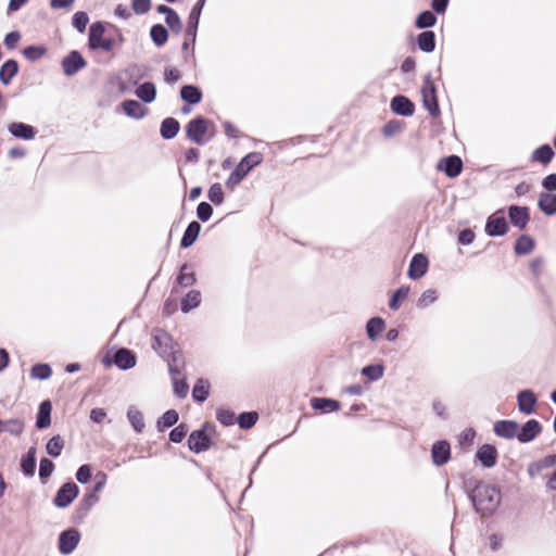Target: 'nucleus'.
<instances>
[{
    "mask_svg": "<svg viewBox=\"0 0 556 556\" xmlns=\"http://www.w3.org/2000/svg\"><path fill=\"white\" fill-rule=\"evenodd\" d=\"M470 498L478 513L491 515L498 507L502 496L496 486L480 482L471 492Z\"/></svg>",
    "mask_w": 556,
    "mask_h": 556,
    "instance_id": "nucleus-1",
    "label": "nucleus"
},
{
    "mask_svg": "<svg viewBox=\"0 0 556 556\" xmlns=\"http://www.w3.org/2000/svg\"><path fill=\"white\" fill-rule=\"evenodd\" d=\"M262 161L263 155L260 152H251L247 154L227 178L226 186L233 189L243 180L249 172L261 164Z\"/></svg>",
    "mask_w": 556,
    "mask_h": 556,
    "instance_id": "nucleus-2",
    "label": "nucleus"
},
{
    "mask_svg": "<svg viewBox=\"0 0 556 556\" xmlns=\"http://www.w3.org/2000/svg\"><path fill=\"white\" fill-rule=\"evenodd\" d=\"M215 432V427L206 422L202 429L190 433L188 446L194 453L207 451L211 446V437Z\"/></svg>",
    "mask_w": 556,
    "mask_h": 556,
    "instance_id": "nucleus-3",
    "label": "nucleus"
},
{
    "mask_svg": "<svg viewBox=\"0 0 556 556\" xmlns=\"http://www.w3.org/2000/svg\"><path fill=\"white\" fill-rule=\"evenodd\" d=\"M104 25L101 22L93 23L89 28L88 46L91 50L109 52L114 47V40L104 37Z\"/></svg>",
    "mask_w": 556,
    "mask_h": 556,
    "instance_id": "nucleus-4",
    "label": "nucleus"
},
{
    "mask_svg": "<svg viewBox=\"0 0 556 556\" xmlns=\"http://www.w3.org/2000/svg\"><path fill=\"white\" fill-rule=\"evenodd\" d=\"M208 130V122L203 117H197L186 126L187 137L197 144L205 143V134Z\"/></svg>",
    "mask_w": 556,
    "mask_h": 556,
    "instance_id": "nucleus-5",
    "label": "nucleus"
},
{
    "mask_svg": "<svg viewBox=\"0 0 556 556\" xmlns=\"http://www.w3.org/2000/svg\"><path fill=\"white\" fill-rule=\"evenodd\" d=\"M421 96L426 110L435 116L439 113V105L435 97V87L430 76H427L424 80Z\"/></svg>",
    "mask_w": 556,
    "mask_h": 556,
    "instance_id": "nucleus-6",
    "label": "nucleus"
},
{
    "mask_svg": "<svg viewBox=\"0 0 556 556\" xmlns=\"http://www.w3.org/2000/svg\"><path fill=\"white\" fill-rule=\"evenodd\" d=\"M78 486L73 482L64 483L54 497V505L60 508L67 507L78 495Z\"/></svg>",
    "mask_w": 556,
    "mask_h": 556,
    "instance_id": "nucleus-7",
    "label": "nucleus"
},
{
    "mask_svg": "<svg viewBox=\"0 0 556 556\" xmlns=\"http://www.w3.org/2000/svg\"><path fill=\"white\" fill-rule=\"evenodd\" d=\"M80 541V533L76 529H67L59 536V551L63 555L71 554Z\"/></svg>",
    "mask_w": 556,
    "mask_h": 556,
    "instance_id": "nucleus-8",
    "label": "nucleus"
},
{
    "mask_svg": "<svg viewBox=\"0 0 556 556\" xmlns=\"http://www.w3.org/2000/svg\"><path fill=\"white\" fill-rule=\"evenodd\" d=\"M87 63L78 51H71L62 60V68L66 76H74L80 70L86 67Z\"/></svg>",
    "mask_w": 556,
    "mask_h": 556,
    "instance_id": "nucleus-9",
    "label": "nucleus"
},
{
    "mask_svg": "<svg viewBox=\"0 0 556 556\" xmlns=\"http://www.w3.org/2000/svg\"><path fill=\"white\" fill-rule=\"evenodd\" d=\"M508 226L505 217L501 212H496L489 216L485 224V232L491 237L504 236L507 232Z\"/></svg>",
    "mask_w": 556,
    "mask_h": 556,
    "instance_id": "nucleus-10",
    "label": "nucleus"
},
{
    "mask_svg": "<svg viewBox=\"0 0 556 556\" xmlns=\"http://www.w3.org/2000/svg\"><path fill=\"white\" fill-rule=\"evenodd\" d=\"M508 217L513 226L525 229L530 220L529 208L527 206L510 205Z\"/></svg>",
    "mask_w": 556,
    "mask_h": 556,
    "instance_id": "nucleus-11",
    "label": "nucleus"
},
{
    "mask_svg": "<svg viewBox=\"0 0 556 556\" xmlns=\"http://www.w3.org/2000/svg\"><path fill=\"white\" fill-rule=\"evenodd\" d=\"M462 168L463 162L457 155L444 157L438 164V169L444 172L451 178L458 176Z\"/></svg>",
    "mask_w": 556,
    "mask_h": 556,
    "instance_id": "nucleus-12",
    "label": "nucleus"
},
{
    "mask_svg": "<svg viewBox=\"0 0 556 556\" xmlns=\"http://www.w3.org/2000/svg\"><path fill=\"white\" fill-rule=\"evenodd\" d=\"M542 428L538 420L530 419L518 430V441L528 443L534 440L541 432Z\"/></svg>",
    "mask_w": 556,
    "mask_h": 556,
    "instance_id": "nucleus-13",
    "label": "nucleus"
},
{
    "mask_svg": "<svg viewBox=\"0 0 556 556\" xmlns=\"http://www.w3.org/2000/svg\"><path fill=\"white\" fill-rule=\"evenodd\" d=\"M428 258L424 254L419 253L414 255L409 264L408 277L410 279L421 278L422 276L426 275L428 270Z\"/></svg>",
    "mask_w": 556,
    "mask_h": 556,
    "instance_id": "nucleus-14",
    "label": "nucleus"
},
{
    "mask_svg": "<svg viewBox=\"0 0 556 556\" xmlns=\"http://www.w3.org/2000/svg\"><path fill=\"white\" fill-rule=\"evenodd\" d=\"M519 425L513 420H500L494 424V432L496 435L513 439L518 437Z\"/></svg>",
    "mask_w": 556,
    "mask_h": 556,
    "instance_id": "nucleus-15",
    "label": "nucleus"
},
{
    "mask_svg": "<svg viewBox=\"0 0 556 556\" xmlns=\"http://www.w3.org/2000/svg\"><path fill=\"white\" fill-rule=\"evenodd\" d=\"M517 402L519 410L530 415L535 409L536 396L531 390H522L517 395Z\"/></svg>",
    "mask_w": 556,
    "mask_h": 556,
    "instance_id": "nucleus-16",
    "label": "nucleus"
},
{
    "mask_svg": "<svg viewBox=\"0 0 556 556\" xmlns=\"http://www.w3.org/2000/svg\"><path fill=\"white\" fill-rule=\"evenodd\" d=\"M391 110L397 115L412 116L414 114L415 106L408 98L404 96H396L391 100Z\"/></svg>",
    "mask_w": 556,
    "mask_h": 556,
    "instance_id": "nucleus-17",
    "label": "nucleus"
},
{
    "mask_svg": "<svg viewBox=\"0 0 556 556\" xmlns=\"http://www.w3.org/2000/svg\"><path fill=\"white\" fill-rule=\"evenodd\" d=\"M8 130L12 136L24 140L34 139L37 132L33 126L21 122L11 123Z\"/></svg>",
    "mask_w": 556,
    "mask_h": 556,
    "instance_id": "nucleus-18",
    "label": "nucleus"
},
{
    "mask_svg": "<svg viewBox=\"0 0 556 556\" xmlns=\"http://www.w3.org/2000/svg\"><path fill=\"white\" fill-rule=\"evenodd\" d=\"M451 448L446 441H438L431 450L432 460L435 465L441 466L450 459Z\"/></svg>",
    "mask_w": 556,
    "mask_h": 556,
    "instance_id": "nucleus-19",
    "label": "nucleus"
},
{
    "mask_svg": "<svg viewBox=\"0 0 556 556\" xmlns=\"http://www.w3.org/2000/svg\"><path fill=\"white\" fill-rule=\"evenodd\" d=\"M476 457L484 467L491 468L496 464L497 451L493 445L484 444L478 450Z\"/></svg>",
    "mask_w": 556,
    "mask_h": 556,
    "instance_id": "nucleus-20",
    "label": "nucleus"
},
{
    "mask_svg": "<svg viewBox=\"0 0 556 556\" xmlns=\"http://www.w3.org/2000/svg\"><path fill=\"white\" fill-rule=\"evenodd\" d=\"M205 0H199L194 7L192 8L189 18H188V27H187V35L192 37V40L195 39L197 35V28L199 25L200 15L202 12V9L204 7Z\"/></svg>",
    "mask_w": 556,
    "mask_h": 556,
    "instance_id": "nucleus-21",
    "label": "nucleus"
},
{
    "mask_svg": "<svg viewBox=\"0 0 556 556\" xmlns=\"http://www.w3.org/2000/svg\"><path fill=\"white\" fill-rule=\"evenodd\" d=\"M538 206L547 216L556 215V193L542 192L539 195Z\"/></svg>",
    "mask_w": 556,
    "mask_h": 556,
    "instance_id": "nucleus-22",
    "label": "nucleus"
},
{
    "mask_svg": "<svg viewBox=\"0 0 556 556\" xmlns=\"http://www.w3.org/2000/svg\"><path fill=\"white\" fill-rule=\"evenodd\" d=\"M114 364L119 369H130L136 365V357L129 350L121 349L114 356Z\"/></svg>",
    "mask_w": 556,
    "mask_h": 556,
    "instance_id": "nucleus-23",
    "label": "nucleus"
},
{
    "mask_svg": "<svg viewBox=\"0 0 556 556\" xmlns=\"http://www.w3.org/2000/svg\"><path fill=\"white\" fill-rule=\"evenodd\" d=\"M135 94L144 103H151L155 100L156 97V88L153 83L147 81L139 85Z\"/></svg>",
    "mask_w": 556,
    "mask_h": 556,
    "instance_id": "nucleus-24",
    "label": "nucleus"
},
{
    "mask_svg": "<svg viewBox=\"0 0 556 556\" xmlns=\"http://www.w3.org/2000/svg\"><path fill=\"white\" fill-rule=\"evenodd\" d=\"M172 339L168 333L156 330L153 334L152 348L160 354H166L170 348Z\"/></svg>",
    "mask_w": 556,
    "mask_h": 556,
    "instance_id": "nucleus-25",
    "label": "nucleus"
},
{
    "mask_svg": "<svg viewBox=\"0 0 556 556\" xmlns=\"http://www.w3.org/2000/svg\"><path fill=\"white\" fill-rule=\"evenodd\" d=\"M98 501L99 496L97 495L96 492L86 494L76 509L77 518L84 519L88 515L92 506L98 503Z\"/></svg>",
    "mask_w": 556,
    "mask_h": 556,
    "instance_id": "nucleus-26",
    "label": "nucleus"
},
{
    "mask_svg": "<svg viewBox=\"0 0 556 556\" xmlns=\"http://www.w3.org/2000/svg\"><path fill=\"white\" fill-rule=\"evenodd\" d=\"M311 405L314 409L321 410L324 413L337 412L340 408V403L338 401L327 397H313L311 400Z\"/></svg>",
    "mask_w": 556,
    "mask_h": 556,
    "instance_id": "nucleus-27",
    "label": "nucleus"
},
{
    "mask_svg": "<svg viewBox=\"0 0 556 556\" xmlns=\"http://www.w3.org/2000/svg\"><path fill=\"white\" fill-rule=\"evenodd\" d=\"M123 110L125 114L131 118L140 119L146 116L147 109H144L136 100H126L123 102Z\"/></svg>",
    "mask_w": 556,
    "mask_h": 556,
    "instance_id": "nucleus-28",
    "label": "nucleus"
},
{
    "mask_svg": "<svg viewBox=\"0 0 556 556\" xmlns=\"http://www.w3.org/2000/svg\"><path fill=\"white\" fill-rule=\"evenodd\" d=\"M386 329V321L381 317H372L366 324V332L371 341H376Z\"/></svg>",
    "mask_w": 556,
    "mask_h": 556,
    "instance_id": "nucleus-29",
    "label": "nucleus"
},
{
    "mask_svg": "<svg viewBox=\"0 0 556 556\" xmlns=\"http://www.w3.org/2000/svg\"><path fill=\"white\" fill-rule=\"evenodd\" d=\"M51 403L49 401H43L40 406H39V410H38V415H37V421H36V426L37 428L39 429H45L47 427L50 426L51 424Z\"/></svg>",
    "mask_w": 556,
    "mask_h": 556,
    "instance_id": "nucleus-30",
    "label": "nucleus"
},
{
    "mask_svg": "<svg viewBox=\"0 0 556 556\" xmlns=\"http://www.w3.org/2000/svg\"><path fill=\"white\" fill-rule=\"evenodd\" d=\"M21 467L26 476H34L36 469V447L28 448L26 455L22 457Z\"/></svg>",
    "mask_w": 556,
    "mask_h": 556,
    "instance_id": "nucleus-31",
    "label": "nucleus"
},
{
    "mask_svg": "<svg viewBox=\"0 0 556 556\" xmlns=\"http://www.w3.org/2000/svg\"><path fill=\"white\" fill-rule=\"evenodd\" d=\"M18 65L14 60L5 61L0 68V81L9 85L11 79L17 74Z\"/></svg>",
    "mask_w": 556,
    "mask_h": 556,
    "instance_id": "nucleus-32",
    "label": "nucleus"
},
{
    "mask_svg": "<svg viewBox=\"0 0 556 556\" xmlns=\"http://www.w3.org/2000/svg\"><path fill=\"white\" fill-rule=\"evenodd\" d=\"M200 230H201L200 224L198 222H191L188 225V227L182 236L180 245L182 248L191 247L194 243V241L197 240V238L200 233Z\"/></svg>",
    "mask_w": 556,
    "mask_h": 556,
    "instance_id": "nucleus-33",
    "label": "nucleus"
},
{
    "mask_svg": "<svg viewBox=\"0 0 556 556\" xmlns=\"http://www.w3.org/2000/svg\"><path fill=\"white\" fill-rule=\"evenodd\" d=\"M179 131V123L173 117L165 118L161 124V136L164 139H173Z\"/></svg>",
    "mask_w": 556,
    "mask_h": 556,
    "instance_id": "nucleus-34",
    "label": "nucleus"
},
{
    "mask_svg": "<svg viewBox=\"0 0 556 556\" xmlns=\"http://www.w3.org/2000/svg\"><path fill=\"white\" fill-rule=\"evenodd\" d=\"M201 303V293L198 290L189 291L181 300L180 306L184 313H189L191 309L198 307Z\"/></svg>",
    "mask_w": 556,
    "mask_h": 556,
    "instance_id": "nucleus-35",
    "label": "nucleus"
},
{
    "mask_svg": "<svg viewBox=\"0 0 556 556\" xmlns=\"http://www.w3.org/2000/svg\"><path fill=\"white\" fill-rule=\"evenodd\" d=\"M180 97L184 101L190 104H197L202 99V92L200 89L192 85L184 86L180 90Z\"/></svg>",
    "mask_w": 556,
    "mask_h": 556,
    "instance_id": "nucleus-36",
    "label": "nucleus"
},
{
    "mask_svg": "<svg viewBox=\"0 0 556 556\" xmlns=\"http://www.w3.org/2000/svg\"><path fill=\"white\" fill-rule=\"evenodd\" d=\"M127 418L136 432H142L144 420L142 413L138 408L130 406L127 410Z\"/></svg>",
    "mask_w": 556,
    "mask_h": 556,
    "instance_id": "nucleus-37",
    "label": "nucleus"
},
{
    "mask_svg": "<svg viewBox=\"0 0 556 556\" xmlns=\"http://www.w3.org/2000/svg\"><path fill=\"white\" fill-rule=\"evenodd\" d=\"M554 155L553 149L548 144H544L533 151L532 161L546 165L553 160Z\"/></svg>",
    "mask_w": 556,
    "mask_h": 556,
    "instance_id": "nucleus-38",
    "label": "nucleus"
},
{
    "mask_svg": "<svg viewBox=\"0 0 556 556\" xmlns=\"http://www.w3.org/2000/svg\"><path fill=\"white\" fill-rule=\"evenodd\" d=\"M418 47L424 52H432L435 48L434 33L430 30L422 31L418 36Z\"/></svg>",
    "mask_w": 556,
    "mask_h": 556,
    "instance_id": "nucleus-39",
    "label": "nucleus"
},
{
    "mask_svg": "<svg viewBox=\"0 0 556 556\" xmlns=\"http://www.w3.org/2000/svg\"><path fill=\"white\" fill-rule=\"evenodd\" d=\"M125 75L132 85H137L147 75V67L143 65L134 64L130 65L126 71Z\"/></svg>",
    "mask_w": 556,
    "mask_h": 556,
    "instance_id": "nucleus-40",
    "label": "nucleus"
},
{
    "mask_svg": "<svg viewBox=\"0 0 556 556\" xmlns=\"http://www.w3.org/2000/svg\"><path fill=\"white\" fill-rule=\"evenodd\" d=\"M25 425L23 420L18 418H11L3 420V432H8L11 435L18 437L23 433Z\"/></svg>",
    "mask_w": 556,
    "mask_h": 556,
    "instance_id": "nucleus-41",
    "label": "nucleus"
},
{
    "mask_svg": "<svg viewBox=\"0 0 556 556\" xmlns=\"http://www.w3.org/2000/svg\"><path fill=\"white\" fill-rule=\"evenodd\" d=\"M210 383L206 380L199 379L193 387L192 396L197 402H204L208 397Z\"/></svg>",
    "mask_w": 556,
    "mask_h": 556,
    "instance_id": "nucleus-42",
    "label": "nucleus"
},
{
    "mask_svg": "<svg viewBox=\"0 0 556 556\" xmlns=\"http://www.w3.org/2000/svg\"><path fill=\"white\" fill-rule=\"evenodd\" d=\"M177 282L182 287H190L195 282L194 273L188 264H184L180 268V274L177 277Z\"/></svg>",
    "mask_w": 556,
    "mask_h": 556,
    "instance_id": "nucleus-43",
    "label": "nucleus"
},
{
    "mask_svg": "<svg viewBox=\"0 0 556 556\" xmlns=\"http://www.w3.org/2000/svg\"><path fill=\"white\" fill-rule=\"evenodd\" d=\"M178 413L175 409L166 410L157 420V429L163 430L164 428L174 426L178 421Z\"/></svg>",
    "mask_w": 556,
    "mask_h": 556,
    "instance_id": "nucleus-44",
    "label": "nucleus"
},
{
    "mask_svg": "<svg viewBox=\"0 0 556 556\" xmlns=\"http://www.w3.org/2000/svg\"><path fill=\"white\" fill-rule=\"evenodd\" d=\"M150 36L152 41L157 46L161 47L165 45L168 38V33L166 28L162 25H154L152 26L150 30Z\"/></svg>",
    "mask_w": 556,
    "mask_h": 556,
    "instance_id": "nucleus-45",
    "label": "nucleus"
},
{
    "mask_svg": "<svg viewBox=\"0 0 556 556\" xmlns=\"http://www.w3.org/2000/svg\"><path fill=\"white\" fill-rule=\"evenodd\" d=\"M534 248V241L529 236H521L515 244V252L520 255L529 254Z\"/></svg>",
    "mask_w": 556,
    "mask_h": 556,
    "instance_id": "nucleus-46",
    "label": "nucleus"
},
{
    "mask_svg": "<svg viewBox=\"0 0 556 556\" xmlns=\"http://www.w3.org/2000/svg\"><path fill=\"white\" fill-rule=\"evenodd\" d=\"M63 446H64L63 439L60 435H54L48 441V443L46 445V450L50 456L58 457L61 455Z\"/></svg>",
    "mask_w": 556,
    "mask_h": 556,
    "instance_id": "nucleus-47",
    "label": "nucleus"
},
{
    "mask_svg": "<svg viewBox=\"0 0 556 556\" xmlns=\"http://www.w3.org/2000/svg\"><path fill=\"white\" fill-rule=\"evenodd\" d=\"M52 375L51 367L47 364H37L33 366L30 376L33 379L46 380Z\"/></svg>",
    "mask_w": 556,
    "mask_h": 556,
    "instance_id": "nucleus-48",
    "label": "nucleus"
},
{
    "mask_svg": "<svg viewBox=\"0 0 556 556\" xmlns=\"http://www.w3.org/2000/svg\"><path fill=\"white\" fill-rule=\"evenodd\" d=\"M438 300V292L434 289H428L421 293L417 301L419 308H425Z\"/></svg>",
    "mask_w": 556,
    "mask_h": 556,
    "instance_id": "nucleus-49",
    "label": "nucleus"
},
{
    "mask_svg": "<svg viewBox=\"0 0 556 556\" xmlns=\"http://www.w3.org/2000/svg\"><path fill=\"white\" fill-rule=\"evenodd\" d=\"M258 415L255 412L242 413L238 417V424L242 429H250L257 421Z\"/></svg>",
    "mask_w": 556,
    "mask_h": 556,
    "instance_id": "nucleus-50",
    "label": "nucleus"
},
{
    "mask_svg": "<svg viewBox=\"0 0 556 556\" xmlns=\"http://www.w3.org/2000/svg\"><path fill=\"white\" fill-rule=\"evenodd\" d=\"M435 22V15L430 11H425L418 15L416 20V26L418 28H427L433 26Z\"/></svg>",
    "mask_w": 556,
    "mask_h": 556,
    "instance_id": "nucleus-51",
    "label": "nucleus"
},
{
    "mask_svg": "<svg viewBox=\"0 0 556 556\" xmlns=\"http://www.w3.org/2000/svg\"><path fill=\"white\" fill-rule=\"evenodd\" d=\"M207 197L210 201L213 202L214 204H222L224 202V192L222 185L218 182L213 184L208 189Z\"/></svg>",
    "mask_w": 556,
    "mask_h": 556,
    "instance_id": "nucleus-52",
    "label": "nucleus"
},
{
    "mask_svg": "<svg viewBox=\"0 0 556 556\" xmlns=\"http://www.w3.org/2000/svg\"><path fill=\"white\" fill-rule=\"evenodd\" d=\"M408 293H409V287H401L400 289H397L394 292V294L389 303L390 308L393 311H397L400 307V302L402 300H405L407 298Z\"/></svg>",
    "mask_w": 556,
    "mask_h": 556,
    "instance_id": "nucleus-53",
    "label": "nucleus"
},
{
    "mask_svg": "<svg viewBox=\"0 0 556 556\" xmlns=\"http://www.w3.org/2000/svg\"><path fill=\"white\" fill-rule=\"evenodd\" d=\"M362 374L369 380L376 381L383 376V367L381 365H368L362 369Z\"/></svg>",
    "mask_w": 556,
    "mask_h": 556,
    "instance_id": "nucleus-54",
    "label": "nucleus"
},
{
    "mask_svg": "<svg viewBox=\"0 0 556 556\" xmlns=\"http://www.w3.org/2000/svg\"><path fill=\"white\" fill-rule=\"evenodd\" d=\"M47 50L43 47L29 46L23 50L24 56L29 61H37L46 54Z\"/></svg>",
    "mask_w": 556,
    "mask_h": 556,
    "instance_id": "nucleus-55",
    "label": "nucleus"
},
{
    "mask_svg": "<svg viewBox=\"0 0 556 556\" xmlns=\"http://www.w3.org/2000/svg\"><path fill=\"white\" fill-rule=\"evenodd\" d=\"M89 22V17L86 12H76L73 16L72 24L79 31L84 33Z\"/></svg>",
    "mask_w": 556,
    "mask_h": 556,
    "instance_id": "nucleus-56",
    "label": "nucleus"
},
{
    "mask_svg": "<svg viewBox=\"0 0 556 556\" xmlns=\"http://www.w3.org/2000/svg\"><path fill=\"white\" fill-rule=\"evenodd\" d=\"M216 418L224 426H230L235 422V414L229 409H217Z\"/></svg>",
    "mask_w": 556,
    "mask_h": 556,
    "instance_id": "nucleus-57",
    "label": "nucleus"
},
{
    "mask_svg": "<svg viewBox=\"0 0 556 556\" xmlns=\"http://www.w3.org/2000/svg\"><path fill=\"white\" fill-rule=\"evenodd\" d=\"M213 214V207L207 202H201L197 207V216L200 220L206 222Z\"/></svg>",
    "mask_w": 556,
    "mask_h": 556,
    "instance_id": "nucleus-58",
    "label": "nucleus"
},
{
    "mask_svg": "<svg viewBox=\"0 0 556 556\" xmlns=\"http://www.w3.org/2000/svg\"><path fill=\"white\" fill-rule=\"evenodd\" d=\"M53 470H54V464L50 459L42 458L40 460L39 476L41 479L49 478L52 475Z\"/></svg>",
    "mask_w": 556,
    "mask_h": 556,
    "instance_id": "nucleus-59",
    "label": "nucleus"
},
{
    "mask_svg": "<svg viewBox=\"0 0 556 556\" xmlns=\"http://www.w3.org/2000/svg\"><path fill=\"white\" fill-rule=\"evenodd\" d=\"M187 427L185 425H179L174 428L169 433V440L174 443H180L187 434Z\"/></svg>",
    "mask_w": 556,
    "mask_h": 556,
    "instance_id": "nucleus-60",
    "label": "nucleus"
},
{
    "mask_svg": "<svg viewBox=\"0 0 556 556\" xmlns=\"http://www.w3.org/2000/svg\"><path fill=\"white\" fill-rule=\"evenodd\" d=\"M166 24L175 31H180L181 21L178 14L173 10L168 15L165 16Z\"/></svg>",
    "mask_w": 556,
    "mask_h": 556,
    "instance_id": "nucleus-61",
    "label": "nucleus"
},
{
    "mask_svg": "<svg viewBox=\"0 0 556 556\" xmlns=\"http://www.w3.org/2000/svg\"><path fill=\"white\" fill-rule=\"evenodd\" d=\"M131 7L136 14H144L150 10L151 1L150 0H132Z\"/></svg>",
    "mask_w": 556,
    "mask_h": 556,
    "instance_id": "nucleus-62",
    "label": "nucleus"
},
{
    "mask_svg": "<svg viewBox=\"0 0 556 556\" xmlns=\"http://www.w3.org/2000/svg\"><path fill=\"white\" fill-rule=\"evenodd\" d=\"M91 478V469L89 465H83L76 472V479L79 483H87Z\"/></svg>",
    "mask_w": 556,
    "mask_h": 556,
    "instance_id": "nucleus-63",
    "label": "nucleus"
},
{
    "mask_svg": "<svg viewBox=\"0 0 556 556\" xmlns=\"http://www.w3.org/2000/svg\"><path fill=\"white\" fill-rule=\"evenodd\" d=\"M542 187L546 190L545 192L556 191V174H549L543 178Z\"/></svg>",
    "mask_w": 556,
    "mask_h": 556,
    "instance_id": "nucleus-64",
    "label": "nucleus"
}]
</instances>
